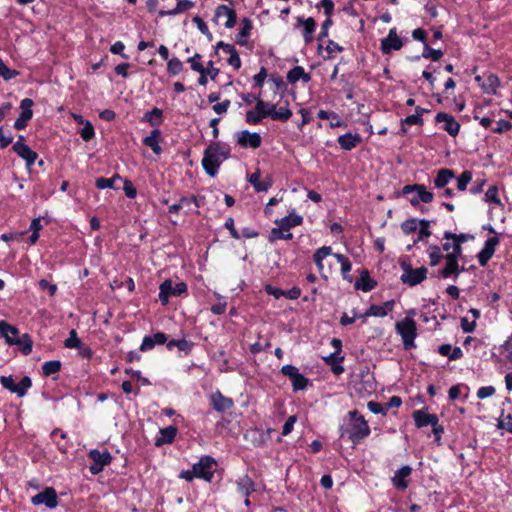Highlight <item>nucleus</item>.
Returning a JSON list of instances; mask_svg holds the SVG:
<instances>
[{"label":"nucleus","mask_w":512,"mask_h":512,"mask_svg":"<svg viewBox=\"0 0 512 512\" xmlns=\"http://www.w3.org/2000/svg\"><path fill=\"white\" fill-rule=\"evenodd\" d=\"M444 240H452V245L454 246V252L448 253L445 255V266L443 269L439 271V276L442 278H449L452 275L457 276L464 271L462 267L460 269L458 261L462 255V244L474 239V236L468 233H460L454 234L450 231H445L443 234Z\"/></svg>","instance_id":"obj_1"},{"label":"nucleus","mask_w":512,"mask_h":512,"mask_svg":"<svg viewBox=\"0 0 512 512\" xmlns=\"http://www.w3.org/2000/svg\"><path fill=\"white\" fill-rule=\"evenodd\" d=\"M229 145L222 142L210 143L204 151L202 166L205 172L214 177L218 173L220 165L230 157Z\"/></svg>","instance_id":"obj_2"},{"label":"nucleus","mask_w":512,"mask_h":512,"mask_svg":"<svg viewBox=\"0 0 512 512\" xmlns=\"http://www.w3.org/2000/svg\"><path fill=\"white\" fill-rule=\"evenodd\" d=\"M349 416L352 423L349 428L341 427L340 437L344 438L347 436L353 444H358L369 436L370 428L367 421L357 410L350 411Z\"/></svg>","instance_id":"obj_3"},{"label":"nucleus","mask_w":512,"mask_h":512,"mask_svg":"<svg viewBox=\"0 0 512 512\" xmlns=\"http://www.w3.org/2000/svg\"><path fill=\"white\" fill-rule=\"evenodd\" d=\"M396 332L401 336L405 349L415 347L414 340L416 338V322L410 318L405 317L395 325Z\"/></svg>","instance_id":"obj_4"},{"label":"nucleus","mask_w":512,"mask_h":512,"mask_svg":"<svg viewBox=\"0 0 512 512\" xmlns=\"http://www.w3.org/2000/svg\"><path fill=\"white\" fill-rule=\"evenodd\" d=\"M400 266L403 270L400 280L410 287L420 284L427 277L428 269L426 267L413 268L406 261L401 262Z\"/></svg>","instance_id":"obj_5"},{"label":"nucleus","mask_w":512,"mask_h":512,"mask_svg":"<svg viewBox=\"0 0 512 512\" xmlns=\"http://www.w3.org/2000/svg\"><path fill=\"white\" fill-rule=\"evenodd\" d=\"M412 192H416V195L410 199V204L414 207L418 206L420 202L430 203L433 201V193L428 191L423 184L405 185L402 189L403 195Z\"/></svg>","instance_id":"obj_6"},{"label":"nucleus","mask_w":512,"mask_h":512,"mask_svg":"<svg viewBox=\"0 0 512 512\" xmlns=\"http://www.w3.org/2000/svg\"><path fill=\"white\" fill-rule=\"evenodd\" d=\"M159 300L163 305H166L170 296H180L187 291V285L184 282L176 283L175 285L171 280H165L160 285Z\"/></svg>","instance_id":"obj_7"},{"label":"nucleus","mask_w":512,"mask_h":512,"mask_svg":"<svg viewBox=\"0 0 512 512\" xmlns=\"http://www.w3.org/2000/svg\"><path fill=\"white\" fill-rule=\"evenodd\" d=\"M88 456L93 461L92 465L89 466V471L92 475L99 474L112 461V456L108 451L100 452L97 449H92L89 451Z\"/></svg>","instance_id":"obj_8"},{"label":"nucleus","mask_w":512,"mask_h":512,"mask_svg":"<svg viewBox=\"0 0 512 512\" xmlns=\"http://www.w3.org/2000/svg\"><path fill=\"white\" fill-rule=\"evenodd\" d=\"M281 373L292 381L293 391L295 392L304 390L309 384V379L301 374L296 366L284 365L281 368Z\"/></svg>","instance_id":"obj_9"},{"label":"nucleus","mask_w":512,"mask_h":512,"mask_svg":"<svg viewBox=\"0 0 512 512\" xmlns=\"http://www.w3.org/2000/svg\"><path fill=\"white\" fill-rule=\"evenodd\" d=\"M270 116L272 118L270 103L263 100H257L255 110L246 113V122L250 124H259L263 118Z\"/></svg>","instance_id":"obj_10"},{"label":"nucleus","mask_w":512,"mask_h":512,"mask_svg":"<svg viewBox=\"0 0 512 512\" xmlns=\"http://www.w3.org/2000/svg\"><path fill=\"white\" fill-rule=\"evenodd\" d=\"M216 464L215 460L210 456L202 457L198 463L194 464V474L197 478L211 481L213 477V466Z\"/></svg>","instance_id":"obj_11"},{"label":"nucleus","mask_w":512,"mask_h":512,"mask_svg":"<svg viewBox=\"0 0 512 512\" xmlns=\"http://www.w3.org/2000/svg\"><path fill=\"white\" fill-rule=\"evenodd\" d=\"M442 251L451 253L454 252V246L452 245V240H446V242L439 247L437 245H430L427 249V253L430 259V265L436 266L438 265L442 259H445V255H443Z\"/></svg>","instance_id":"obj_12"},{"label":"nucleus","mask_w":512,"mask_h":512,"mask_svg":"<svg viewBox=\"0 0 512 512\" xmlns=\"http://www.w3.org/2000/svg\"><path fill=\"white\" fill-rule=\"evenodd\" d=\"M31 502L34 505L44 504L48 508H55L58 505L57 493L53 488H46L44 491L34 495Z\"/></svg>","instance_id":"obj_13"},{"label":"nucleus","mask_w":512,"mask_h":512,"mask_svg":"<svg viewBox=\"0 0 512 512\" xmlns=\"http://www.w3.org/2000/svg\"><path fill=\"white\" fill-rule=\"evenodd\" d=\"M32 106H33V101L30 98H25L21 101L20 107L22 109V112L14 123L15 129L22 130L27 126L28 121L33 116V111L31 109Z\"/></svg>","instance_id":"obj_14"},{"label":"nucleus","mask_w":512,"mask_h":512,"mask_svg":"<svg viewBox=\"0 0 512 512\" xmlns=\"http://www.w3.org/2000/svg\"><path fill=\"white\" fill-rule=\"evenodd\" d=\"M261 136L256 132L243 130L237 133V144L241 147L256 149L261 145Z\"/></svg>","instance_id":"obj_15"},{"label":"nucleus","mask_w":512,"mask_h":512,"mask_svg":"<svg viewBox=\"0 0 512 512\" xmlns=\"http://www.w3.org/2000/svg\"><path fill=\"white\" fill-rule=\"evenodd\" d=\"M437 123H443V129L451 136H456L460 130V124L455 118L447 113L439 112L435 116Z\"/></svg>","instance_id":"obj_16"},{"label":"nucleus","mask_w":512,"mask_h":512,"mask_svg":"<svg viewBox=\"0 0 512 512\" xmlns=\"http://www.w3.org/2000/svg\"><path fill=\"white\" fill-rule=\"evenodd\" d=\"M499 244V238L498 237H490L485 241L484 247L482 250L478 253V262L479 265L484 267L488 263V261L492 258L495 247Z\"/></svg>","instance_id":"obj_17"},{"label":"nucleus","mask_w":512,"mask_h":512,"mask_svg":"<svg viewBox=\"0 0 512 512\" xmlns=\"http://www.w3.org/2000/svg\"><path fill=\"white\" fill-rule=\"evenodd\" d=\"M13 151L26 162V166L30 168L36 161L38 155L25 143H14Z\"/></svg>","instance_id":"obj_18"},{"label":"nucleus","mask_w":512,"mask_h":512,"mask_svg":"<svg viewBox=\"0 0 512 512\" xmlns=\"http://www.w3.org/2000/svg\"><path fill=\"white\" fill-rule=\"evenodd\" d=\"M403 46L401 39L397 36L396 28L390 29L388 36L381 41V50L389 54L393 50H400Z\"/></svg>","instance_id":"obj_19"},{"label":"nucleus","mask_w":512,"mask_h":512,"mask_svg":"<svg viewBox=\"0 0 512 512\" xmlns=\"http://www.w3.org/2000/svg\"><path fill=\"white\" fill-rule=\"evenodd\" d=\"M18 337L19 330L15 326L10 325L4 320L0 321V338L5 339L9 345H15V343H19Z\"/></svg>","instance_id":"obj_20"},{"label":"nucleus","mask_w":512,"mask_h":512,"mask_svg":"<svg viewBox=\"0 0 512 512\" xmlns=\"http://www.w3.org/2000/svg\"><path fill=\"white\" fill-rule=\"evenodd\" d=\"M167 342V335L163 332H157L153 335H147L143 338L140 345L142 352L152 350L156 345H163Z\"/></svg>","instance_id":"obj_21"},{"label":"nucleus","mask_w":512,"mask_h":512,"mask_svg":"<svg viewBox=\"0 0 512 512\" xmlns=\"http://www.w3.org/2000/svg\"><path fill=\"white\" fill-rule=\"evenodd\" d=\"M413 419L415 422V425L418 428L426 427L431 425L432 427L438 424V417L435 414H429L424 410H416L413 412Z\"/></svg>","instance_id":"obj_22"},{"label":"nucleus","mask_w":512,"mask_h":512,"mask_svg":"<svg viewBox=\"0 0 512 512\" xmlns=\"http://www.w3.org/2000/svg\"><path fill=\"white\" fill-rule=\"evenodd\" d=\"M362 141V137L358 133H346L340 135L337 139L340 147L345 151H351L356 148Z\"/></svg>","instance_id":"obj_23"},{"label":"nucleus","mask_w":512,"mask_h":512,"mask_svg":"<svg viewBox=\"0 0 512 512\" xmlns=\"http://www.w3.org/2000/svg\"><path fill=\"white\" fill-rule=\"evenodd\" d=\"M297 26H301L303 28L302 34L304 37V41L306 44H309L313 41V34L316 29V21L313 18H297Z\"/></svg>","instance_id":"obj_24"},{"label":"nucleus","mask_w":512,"mask_h":512,"mask_svg":"<svg viewBox=\"0 0 512 512\" xmlns=\"http://www.w3.org/2000/svg\"><path fill=\"white\" fill-rule=\"evenodd\" d=\"M272 112V120L285 122L292 116V111L289 108L288 100L280 102L279 108L274 104H270Z\"/></svg>","instance_id":"obj_25"},{"label":"nucleus","mask_w":512,"mask_h":512,"mask_svg":"<svg viewBox=\"0 0 512 512\" xmlns=\"http://www.w3.org/2000/svg\"><path fill=\"white\" fill-rule=\"evenodd\" d=\"M249 183L254 187L257 192H266L272 186L271 176H266L264 180H261L260 172L256 171L248 177Z\"/></svg>","instance_id":"obj_26"},{"label":"nucleus","mask_w":512,"mask_h":512,"mask_svg":"<svg viewBox=\"0 0 512 512\" xmlns=\"http://www.w3.org/2000/svg\"><path fill=\"white\" fill-rule=\"evenodd\" d=\"M455 173L452 169L442 168L437 171V175L434 178V186L437 189L445 188L454 178Z\"/></svg>","instance_id":"obj_27"},{"label":"nucleus","mask_w":512,"mask_h":512,"mask_svg":"<svg viewBox=\"0 0 512 512\" xmlns=\"http://www.w3.org/2000/svg\"><path fill=\"white\" fill-rule=\"evenodd\" d=\"M215 17L216 18H221V17H224L226 18V22H225V27L226 28H233L236 24V12L226 6V5H219L217 8H216V11H215Z\"/></svg>","instance_id":"obj_28"},{"label":"nucleus","mask_w":512,"mask_h":512,"mask_svg":"<svg viewBox=\"0 0 512 512\" xmlns=\"http://www.w3.org/2000/svg\"><path fill=\"white\" fill-rule=\"evenodd\" d=\"M211 405L218 412H224L233 407L232 399L223 396L220 392L211 395Z\"/></svg>","instance_id":"obj_29"},{"label":"nucleus","mask_w":512,"mask_h":512,"mask_svg":"<svg viewBox=\"0 0 512 512\" xmlns=\"http://www.w3.org/2000/svg\"><path fill=\"white\" fill-rule=\"evenodd\" d=\"M394 301H386L383 305H371L363 316L385 317L393 310Z\"/></svg>","instance_id":"obj_30"},{"label":"nucleus","mask_w":512,"mask_h":512,"mask_svg":"<svg viewBox=\"0 0 512 512\" xmlns=\"http://www.w3.org/2000/svg\"><path fill=\"white\" fill-rule=\"evenodd\" d=\"M412 472V468L408 465L401 467L396 471L395 475L392 478L393 485L401 490H404L408 487V482L405 480L406 477L410 476Z\"/></svg>","instance_id":"obj_31"},{"label":"nucleus","mask_w":512,"mask_h":512,"mask_svg":"<svg viewBox=\"0 0 512 512\" xmlns=\"http://www.w3.org/2000/svg\"><path fill=\"white\" fill-rule=\"evenodd\" d=\"M287 81L295 84L297 81L302 80L304 83L311 81V75L306 73L302 66H295L287 73Z\"/></svg>","instance_id":"obj_32"},{"label":"nucleus","mask_w":512,"mask_h":512,"mask_svg":"<svg viewBox=\"0 0 512 512\" xmlns=\"http://www.w3.org/2000/svg\"><path fill=\"white\" fill-rule=\"evenodd\" d=\"M161 138V131L159 129H153L150 135L143 139V144L150 147L152 151L159 155L162 152V148L159 144Z\"/></svg>","instance_id":"obj_33"},{"label":"nucleus","mask_w":512,"mask_h":512,"mask_svg":"<svg viewBox=\"0 0 512 512\" xmlns=\"http://www.w3.org/2000/svg\"><path fill=\"white\" fill-rule=\"evenodd\" d=\"M177 435V428L174 426H168L160 429V436L156 438L155 445L157 447L164 444L172 443Z\"/></svg>","instance_id":"obj_34"},{"label":"nucleus","mask_w":512,"mask_h":512,"mask_svg":"<svg viewBox=\"0 0 512 512\" xmlns=\"http://www.w3.org/2000/svg\"><path fill=\"white\" fill-rule=\"evenodd\" d=\"M275 223L282 225V228H285V231L288 232L291 228L301 225L303 223V217L292 212L288 216L276 220Z\"/></svg>","instance_id":"obj_35"},{"label":"nucleus","mask_w":512,"mask_h":512,"mask_svg":"<svg viewBox=\"0 0 512 512\" xmlns=\"http://www.w3.org/2000/svg\"><path fill=\"white\" fill-rule=\"evenodd\" d=\"M377 283L373 281L367 270H362L360 274V278L355 283V288L362 290L363 292H370L375 288Z\"/></svg>","instance_id":"obj_36"},{"label":"nucleus","mask_w":512,"mask_h":512,"mask_svg":"<svg viewBox=\"0 0 512 512\" xmlns=\"http://www.w3.org/2000/svg\"><path fill=\"white\" fill-rule=\"evenodd\" d=\"M142 122H148L153 127H158L163 123V111L160 108H153L147 111L143 117Z\"/></svg>","instance_id":"obj_37"},{"label":"nucleus","mask_w":512,"mask_h":512,"mask_svg":"<svg viewBox=\"0 0 512 512\" xmlns=\"http://www.w3.org/2000/svg\"><path fill=\"white\" fill-rule=\"evenodd\" d=\"M500 85L499 78L495 74H489L481 83L483 91L490 95H495Z\"/></svg>","instance_id":"obj_38"},{"label":"nucleus","mask_w":512,"mask_h":512,"mask_svg":"<svg viewBox=\"0 0 512 512\" xmlns=\"http://www.w3.org/2000/svg\"><path fill=\"white\" fill-rule=\"evenodd\" d=\"M329 255H332V248L330 246H323L315 251L313 260L320 273L324 269L323 260Z\"/></svg>","instance_id":"obj_39"},{"label":"nucleus","mask_w":512,"mask_h":512,"mask_svg":"<svg viewBox=\"0 0 512 512\" xmlns=\"http://www.w3.org/2000/svg\"><path fill=\"white\" fill-rule=\"evenodd\" d=\"M241 24L242 28L237 34L236 40L238 44L245 45L252 30V22L250 19L244 18Z\"/></svg>","instance_id":"obj_40"},{"label":"nucleus","mask_w":512,"mask_h":512,"mask_svg":"<svg viewBox=\"0 0 512 512\" xmlns=\"http://www.w3.org/2000/svg\"><path fill=\"white\" fill-rule=\"evenodd\" d=\"M193 6H194V2H192L190 0H178V3L174 9H172L170 11H160L159 15L160 16L177 15V14H180L182 12L189 10Z\"/></svg>","instance_id":"obj_41"},{"label":"nucleus","mask_w":512,"mask_h":512,"mask_svg":"<svg viewBox=\"0 0 512 512\" xmlns=\"http://www.w3.org/2000/svg\"><path fill=\"white\" fill-rule=\"evenodd\" d=\"M333 256L336 258L337 262L341 265V274L344 279H348L351 281V279L348 277V273L352 269V264L350 260L344 256L343 254H333Z\"/></svg>","instance_id":"obj_42"},{"label":"nucleus","mask_w":512,"mask_h":512,"mask_svg":"<svg viewBox=\"0 0 512 512\" xmlns=\"http://www.w3.org/2000/svg\"><path fill=\"white\" fill-rule=\"evenodd\" d=\"M318 117L322 120L324 119H336V122H330V126L332 128L335 127H346V123L340 119V117L335 112H328L325 110H320L318 112Z\"/></svg>","instance_id":"obj_43"},{"label":"nucleus","mask_w":512,"mask_h":512,"mask_svg":"<svg viewBox=\"0 0 512 512\" xmlns=\"http://www.w3.org/2000/svg\"><path fill=\"white\" fill-rule=\"evenodd\" d=\"M19 343H15L24 355H29L32 352L33 341L28 334H23L18 337Z\"/></svg>","instance_id":"obj_44"},{"label":"nucleus","mask_w":512,"mask_h":512,"mask_svg":"<svg viewBox=\"0 0 512 512\" xmlns=\"http://www.w3.org/2000/svg\"><path fill=\"white\" fill-rule=\"evenodd\" d=\"M237 485L239 492L246 497H248L255 490L253 481L247 476L240 479Z\"/></svg>","instance_id":"obj_45"},{"label":"nucleus","mask_w":512,"mask_h":512,"mask_svg":"<svg viewBox=\"0 0 512 512\" xmlns=\"http://www.w3.org/2000/svg\"><path fill=\"white\" fill-rule=\"evenodd\" d=\"M117 180H121V177L117 174L111 178L99 177L96 179L95 185L98 189H106V188L115 189V182Z\"/></svg>","instance_id":"obj_46"},{"label":"nucleus","mask_w":512,"mask_h":512,"mask_svg":"<svg viewBox=\"0 0 512 512\" xmlns=\"http://www.w3.org/2000/svg\"><path fill=\"white\" fill-rule=\"evenodd\" d=\"M32 381L28 376H24L18 384L15 385V389H12V393L17 394L19 397H23L27 390L31 387Z\"/></svg>","instance_id":"obj_47"},{"label":"nucleus","mask_w":512,"mask_h":512,"mask_svg":"<svg viewBox=\"0 0 512 512\" xmlns=\"http://www.w3.org/2000/svg\"><path fill=\"white\" fill-rule=\"evenodd\" d=\"M293 238V234L288 231H285V228H282V225H278L277 228H273L270 233V241H274L277 239L282 240H291Z\"/></svg>","instance_id":"obj_48"},{"label":"nucleus","mask_w":512,"mask_h":512,"mask_svg":"<svg viewBox=\"0 0 512 512\" xmlns=\"http://www.w3.org/2000/svg\"><path fill=\"white\" fill-rule=\"evenodd\" d=\"M431 221L422 219L419 221V235L417 241H424L431 236L430 231Z\"/></svg>","instance_id":"obj_49"},{"label":"nucleus","mask_w":512,"mask_h":512,"mask_svg":"<svg viewBox=\"0 0 512 512\" xmlns=\"http://www.w3.org/2000/svg\"><path fill=\"white\" fill-rule=\"evenodd\" d=\"M61 369V363L58 360L47 361L42 366V371L45 376H50L57 373Z\"/></svg>","instance_id":"obj_50"},{"label":"nucleus","mask_w":512,"mask_h":512,"mask_svg":"<svg viewBox=\"0 0 512 512\" xmlns=\"http://www.w3.org/2000/svg\"><path fill=\"white\" fill-rule=\"evenodd\" d=\"M443 56L442 50H436L431 48L427 43L424 45V49L422 52V57L426 59H431L432 61H438Z\"/></svg>","instance_id":"obj_51"},{"label":"nucleus","mask_w":512,"mask_h":512,"mask_svg":"<svg viewBox=\"0 0 512 512\" xmlns=\"http://www.w3.org/2000/svg\"><path fill=\"white\" fill-rule=\"evenodd\" d=\"M472 180V172L465 170L462 172V174L457 177V189L459 191H465L467 189V185Z\"/></svg>","instance_id":"obj_52"},{"label":"nucleus","mask_w":512,"mask_h":512,"mask_svg":"<svg viewBox=\"0 0 512 512\" xmlns=\"http://www.w3.org/2000/svg\"><path fill=\"white\" fill-rule=\"evenodd\" d=\"M64 345L66 348H81L82 342L79 339L76 330L72 329L69 337L65 340Z\"/></svg>","instance_id":"obj_53"},{"label":"nucleus","mask_w":512,"mask_h":512,"mask_svg":"<svg viewBox=\"0 0 512 512\" xmlns=\"http://www.w3.org/2000/svg\"><path fill=\"white\" fill-rule=\"evenodd\" d=\"M167 70L172 75H178L183 70V63L176 57L167 62Z\"/></svg>","instance_id":"obj_54"},{"label":"nucleus","mask_w":512,"mask_h":512,"mask_svg":"<svg viewBox=\"0 0 512 512\" xmlns=\"http://www.w3.org/2000/svg\"><path fill=\"white\" fill-rule=\"evenodd\" d=\"M484 200L489 203H494V204L500 205L501 200L498 196V188L494 185L490 186L485 193Z\"/></svg>","instance_id":"obj_55"},{"label":"nucleus","mask_w":512,"mask_h":512,"mask_svg":"<svg viewBox=\"0 0 512 512\" xmlns=\"http://www.w3.org/2000/svg\"><path fill=\"white\" fill-rule=\"evenodd\" d=\"M419 221L415 218L407 219L401 224V229L405 234H411L418 229Z\"/></svg>","instance_id":"obj_56"},{"label":"nucleus","mask_w":512,"mask_h":512,"mask_svg":"<svg viewBox=\"0 0 512 512\" xmlns=\"http://www.w3.org/2000/svg\"><path fill=\"white\" fill-rule=\"evenodd\" d=\"M195 204L196 207H199L198 199L195 196L191 197H181L179 200V204L181 206V209H185V214H189L191 212L189 206L191 204Z\"/></svg>","instance_id":"obj_57"},{"label":"nucleus","mask_w":512,"mask_h":512,"mask_svg":"<svg viewBox=\"0 0 512 512\" xmlns=\"http://www.w3.org/2000/svg\"><path fill=\"white\" fill-rule=\"evenodd\" d=\"M18 75L16 70L8 68L3 60L0 58V76L5 80H10Z\"/></svg>","instance_id":"obj_58"},{"label":"nucleus","mask_w":512,"mask_h":512,"mask_svg":"<svg viewBox=\"0 0 512 512\" xmlns=\"http://www.w3.org/2000/svg\"><path fill=\"white\" fill-rule=\"evenodd\" d=\"M367 408L369 409L370 412H372L374 414H383V415L387 414V408H385L384 405H382L378 402H375V401H369L367 403Z\"/></svg>","instance_id":"obj_59"},{"label":"nucleus","mask_w":512,"mask_h":512,"mask_svg":"<svg viewBox=\"0 0 512 512\" xmlns=\"http://www.w3.org/2000/svg\"><path fill=\"white\" fill-rule=\"evenodd\" d=\"M80 135L84 141H89L94 137V135H95L94 127L92 126V124L90 122H86V124L84 125V127L82 128V130L80 132Z\"/></svg>","instance_id":"obj_60"},{"label":"nucleus","mask_w":512,"mask_h":512,"mask_svg":"<svg viewBox=\"0 0 512 512\" xmlns=\"http://www.w3.org/2000/svg\"><path fill=\"white\" fill-rule=\"evenodd\" d=\"M296 421H297L296 415H291L288 417V419L286 420V422L284 423V425L282 427V435L283 436H287L288 434H290L292 432Z\"/></svg>","instance_id":"obj_61"},{"label":"nucleus","mask_w":512,"mask_h":512,"mask_svg":"<svg viewBox=\"0 0 512 512\" xmlns=\"http://www.w3.org/2000/svg\"><path fill=\"white\" fill-rule=\"evenodd\" d=\"M495 388L493 386H483L480 387L477 391V397L479 399H485L491 397L495 394Z\"/></svg>","instance_id":"obj_62"},{"label":"nucleus","mask_w":512,"mask_h":512,"mask_svg":"<svg viewBox=\"0 0 512 512\" xmlns=\"http://www.w3.org/2000/svg\"><path fill=\"white\" fill-rule=\"evenodd\" d=\"M201 59V55L196 53L194 56L190 57L187 62L190 63L191 69L196 72H202L203 71V65L199 63V60Z\"/></svg>","instance_id":"obj_63"},{"label":"nucleus","mask_w":512,"mask_h":512,"mask_svg":"<svg viewBox=\"0 0 512 512\" xmlns=\"http://www.w3.org/2000/svg\"><path fill=\"white\" fill-rule=\"evenodd\" d=\"M512 128V123L507 120H500L497 126L492 129L494 133H504Z\"/></svg>","instance_id":"obj_64"}]
</instances>
